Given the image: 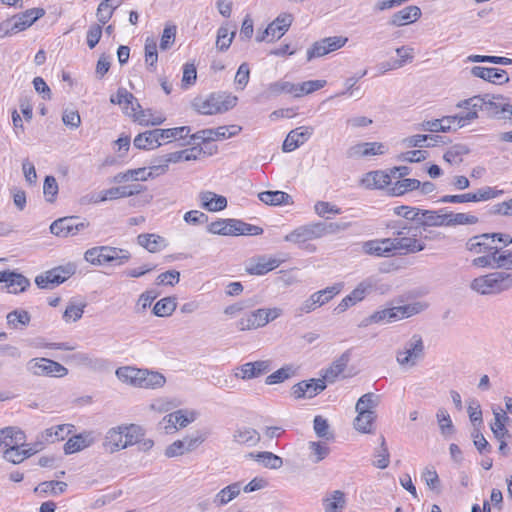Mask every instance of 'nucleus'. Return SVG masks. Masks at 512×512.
Instances as JSON below:
<instances>
[{
    "instance_id": "f257e3e1",
    "label": "nucleus",
    "mask_w": 512,
    "mask_h": 512,
    "mask_svg": "<svg viewBox=\"0 0 512 512\" xmlns=\"http://www.w3.org/2000/svg\"><path fill=\"white\" fill-rule=\"evenodd\" d=\"M387 227L393 230V237H390L393 252L417 253L425 249V243L418 239V227L403 221H393Z\"/></svg>"
},
{
    "instance_id": "f03ea898",
    "label": "nucleus",
    "mask_w": 512,
    "mask_h": 512,
    "mask_svg": "<svg viewBox=\"0 0 512 512\" xmlns=\"http://www.w3.org/2000/svg\"><path fill=\"white\" fill-rule=\"evenodd\" d=\"M470 288L480 295H498L512 289V273L506 271L491 272L474 278Z\"/></svg>"
},
{
    "instance_id": "7ed1b4c3",
    "label": "nucleus",
    "mask_w": 512,
    "mask_h": 512,
    "mask_svg": "<svg viewBox=\"0 0 512 512\" xmlns=\"http://www.w3.org/2000/svg\"><path fill=\"white\" fill-rule=\"evenodd\" d=\"M144 433L141 427L131 424L129 426H119L111 428L104 439L103 446L109 453H114L128 446H132L143 437Z\"/></svg>"
},
{
    "instance_id": "20e7f679",
    "label": "nucleus",
    "mask_w": 512,
    "mask_h": 512,
    "mask_svg": "<svg viewBox=\"0 0 512 512\" xmlns=\"http://www.w3.org/2000/svg\"><path fill=\"white\" fill-rule=\"evenodd\" d=\"M236 103V96L212 93L206 98H195L192 106L202 115H214L232 109Z\"/></svg>"
},
{
    "instance_id": "39448f33",
    "label": "nucleus",
    "mask_w": 512,
    "mask_h": 512,
    "mask_svg": "<svg viewBox=\"0 0 512 512\" xmlns=\"http://www.w3.org/2000/svg\"><path fill=\"white\" fill-rule=\"evenodd\" d=\"M45 14L42 8L28 9L23 13L14 15L12 18L0 23V38L16 34L29 28L35 21Z\"/></svg>"
},
{
    "instance_id": "423d86ee",
    "label": "nucleus",
    "mask_w": 512,
    "mask_h": 512,
    "mask_svg": "<svg viewBox=\"0 0 512 512\" xmlns=\"http://www.w3.org/2000/svg\"><path fill=\"white\" fill-rule=\"evenodd\" d=\"M282 314L280 308H259L243 315L235 324L239 331L256 330L266 326Z\"/></svg>"
},
{
    "instance_id": "0eeeda50",
    "label": "nucleus",
    "mask_w": 512,
    "mask_h": 512,
    "mask_svg": "<svg viewBox=\"0 0 512 512\" xmlns=\"http://www.w3.org/2000/svg\"><path fill=\"white\" fill-rule=\"evenodd\" d=\"M424 342L420 335L414 334L396 352V361L403 368H412L424 358Z\"/></svg>"
},
{
    "instance_id": "6e6552de",
    "label": "nucleus",
    "mask_w": 512,
    "mask_h": 512,
    "mask_svg": "<svg viewBox=\"0 0 512 512\" xmlns=\"http://www.w3.org/2000/svg\"><path fill=\"white\" fill-rule=\"evenodd\" d=\"M206 440V434L197 431L182 440H176L165 449L168 458L181 456L197 449Z\"/></svg>"
},
{
    "instance_id": "1a4fd4ad",
    "label": "nucleus",
    "mask_w": 512,
    "mask_h": 512,
    "mask_svg": "<svg viewBox=\"0 0 512 512\" xmlns=\"http://www.w3.org/2000/svg\"><path fill=\"white\" fill-rule=\"evenodd\" d=\"M88 226L87 221L80 220L77 216H69L55 220L50 225V232L59 237H68L76 235Z\"/></svg>"
},
{
    "instance_id": "9d476101",
    "label": "nucleus",
    "mask_w": 512,
    "mask_h": 512,
    "mask_svg": "<svg viewBox=\"0 0 512 512\" xmlns=\"http://www.w3.org/2000/svg\"><path fill=\"white\" fill-rule=\"evenodd\" d=\"M144 191V187L140 184L124 185L112 187L102 190L97 194L91 195L89 201L93 203L104 202L107 200H115L119 198H126L140 194Z\"/></svg>"
},
{
    "instance_id": "9b49d317",
    "label": "nucleus",
    "mask_w": 512,
    "mask_h": 512,
    "mask_svg": "<svg viewBox=\"0 0 512 512\" xmlns=\"http://www.w3.org/2000/svg\"><path fill=\"white\" fill-rule=\"evenodd\" d=\"M242 128L238 125L220 126L217 128L200 130L191 135V140L196 143L197 141L209 142L222 139H228L240 133Z\"/></svg>"
},
{
    "instance_id": "f8f14e48",
    "label": "nucleus",
    "mask_w": 512,
    "mask_h": 512,
    "mask_svg": "<svg viewBox=\"0 0 512 512\" xmlns=\"http://www.w3.org/2000/svg\"><path fill=\"white\" fill-rule=\"evenodd\" d=\"M485 112L488 116L512 120V104L503 95L485 94Z\"/></svg>"
},
{
    "instance_id": "ddd939ff",
    "label": "nucleus",
    "mask_w": 512,
    "mask_h": 512,
    "mask_svg": "<svg viewBox=\"0 0 512 512\" xmlns=\"http://www.w3.org/2000/svg\"><path fill=\"white\" fill-rule=\"evenodd\" d=\"M347 41L348 38L343 36L326 37L320 41H316L307 51V60L310 61L313 58L321 57L330 52L336 51L342 48Z\"/></svg>"
},
{
    "instance_id": "4468645a",
    "label": "nucleus",
    "mask_w": 512,
    "mask_h": 512,
    "mask_svg": "<svg viewBox=\"0 0 512 512\" xmlns=\"http://www.w3.org/2000/svg\"><path fill=\"white\" fill-rule=\"evenodd\" d=\"M74 273L72 267H56L36 277L35 283L42 289H53Z\"/></svg>"
},
{
    "instance_id": "2eb2a0df",
    "label": "nucleus",
    "mask_w": 512,
    "mask_h": 512,
    "mask_svg": "<svg viewBox=\"0 0 512 512\" xmlns=\"http://www.w3.org/2000/svg\"><path fill=\"white\" fill-rule=\"evenodd\" d=\"M325 380L321 378L304 380L296 383L291 388V395L295 399H311L326 389Z\"/></svg>"
},
{
    "instance_id": "dca6fc26",
    "label": "nucleus",
    "mask_w": 512,
    "mask_h": 512,
    "mask_svg": "<svg viewBox=\"0 0 512 512\" xmlns=\"http://www.w3.org/2000/svg\"><path fill=\"white\" fill-rule=\"evenodd\" d=\"M466 249L474 254H501V247L494 245L491 233L471 237L466 243Z\"/></svg>"
},
{
    "instance_id": "f3484780",
    "label": "nucleus",
    "mask_w": 512,
    "mask_h": 512,
    "mask_svg": "<svg viewBox=\"0 0 512 512\" xmlns=\"http://www.w3.org/2000/svg\"><path fill=\"white\" fill-rule=\"evenodd\" d=\"M0 283L5 285L2 287L3 290L8 293H21L30 286V281L24 275L10 271H0Z\"/></svg>"
},
{
    "instance_id": "a211bd4d",
    "label": "nucleus",
    "mask_w": 512,
    "mask_h": 512,
    "mask_svg": "<svg viewBox=\"0 0 512 512\" xmlns=\"http://www.w3.org/2000/svg\"><path fill=\"white\" fill-rule=\"evenodd\" d=\"M321 238L317 223H310L299 226L284 237L286 242L294 243L298 246L304 245L306 242Z\"/></svg>"
},
{
    "instance_id": "6ab92c4d",
    "label": "nucleus",
    "mask_w": 512,
    "mask_h": 512,
    "mask_svg": "<svg viewBox=\"0 0 512 512\" xmlns=\"http://www.w3.org/2000/svg\"><path fill=\"white\" fill-rule=\"evenodd\" d=\"M314 129L310 126H300L291 130L282 145L284 152H292L304 144L313 135Z\"/></svg>"
},
{
    "instance_id": "aec40b11",
    "label": "nucleus",
    "mask_w": 512,
    "mask_h": 512,
    "mask_svg": "<svg viewBox=\"0 0 512 512\" xmlns=\"http://www.w3.org/2000/svg\"><path fill=\"white\" fill-rule=\"evenodd\" d=\"M270 369L271 364L268 360L247 362L236 369L235 377L242 380H250L269 372Z\"/></svg>"
},
{
    "instance_id": "412c9836",
    "label": "nucleus",
    "mask_w": 512,
    "mask_h": 512,
    "mask_svg": "<svg viewBox=\"0 0 512 512\" xmlns=\"http://www.w3.org/2000/svg\"><path fill=\"white\" fill-rule=\"evenodd\" d=\"M283 260L275 257L259 256L252 259L246 266V272L250 275H265L280 266Z\"/></svg>"
},
{
    "instance_id": "4be33fe9",
    "label": "nucleus",
    "mask_w": 512,
    "mask_h": 512,
    "mask_svg": "<svg viewBox=\"0 0 512 512\" xmlns=\"http://www.w3.org/2000/svg\"><path fill=\"white\" fill-rule=\"evenodd\" d=\"M350 361V352L346 351L336 358L331 365L321 371V379L326 383H334L345 371Z\"/></svg>"
},
{
    "instance_id": "5701e85b",
    "label": "nucleus",
    "mask_w": 512,
    "mask_h": 512,
    "mask_svg": "<svg viewBox=\"0 0 512 512\" xmlns=\"http://www.w3.org/2000/svg\"><path fill=\"white\" fill-rule=\"evenodd\" d=\"M386 152V147L380 142H363L351 146L347 150L350 158L368 157L374 155H382Z\"/></svg>"
},
{
    "instance_id": "b1692460",
    "label": "nucleus",
    "mask_w": 512,
    "mask_h": 512,
    "mask_svg": "<svg viewBox=\"0 0 512 512\" xmlns=\"http://www.w3.org/2000/svg\"><path fill=\"white\" fill-rule=\"evenodd\" d=\"M26 437L22 430L14 427H6L0 430V452H5L11 447L23 446Z\"/></svg>"
},
{
    "instance_id": "393cba45",
    "label": "nucleus",
    "mask_w": 512,
    "mask_h": 512,
    "mask_svg": "<svg viewBox=\"0 0 512 512\" xmlns=\"http://www.w3.org/2000/svg\"><path fill=\"white\" fill-rule=\"evenodd\" d=\"M471 74L493 84H504L509 81L507 72L499 68L474 66Z\"/></svg>"
},
{
    "instance_id": "a878e982",
    "label": "nucleus",
    "mask_w": 512,
    "mask_h": 512,
    "mask_svg": "<svg viewBox=\"0 0 512 512\" xmlns=\"http://www.w3.org/2000/svg\"><path fill=\"white\" fill-rule=\"evenodd\" d=\"M391 244L393 242L390 241V238L368 240L363 242L362 250L367 255L389 257L394 253Z\"/></svg>"
},
{
    "instance_id": "bb28decb",
    "label": "nucleus",
    "mask_w": 512,
    "mask_h": 512,
    "mask_svg": "<svg viewBox=\"0 0 512 512\" xmlns=\"http://www.w3.org/2000/svg\"><path fill=\"white\" fill-rule=\"evenodd\" d=\"M73 425L60 424L45 429L38 438L39 449H42L45 443H54L56 441L64 440L65 437L71 432Z\"/></svg>"
},
{
    "instance_id": "cd10ccee",
    "label": "nucleus",
    "mask_w": 512,
    "mask_h": 512,
    "mask_svg": "<svg viewBox=\"0 0 512 512\" xmlns=\"http://www.w3.org/2000/svg\"><path fill=\"white\" fill-rule=\"evenodd\" d=\"M419 226L421 227H442L447 226V211L423 210L421 209Z\"/></svg>"
},
{
    "instance_id": "c85d7f7f",
    "label": "nucleus",
    "mask_w": 512,
    "mask_h": 512,
    "mask_svg": "<svg viewBox=\"0 0 512 512\" xmlns=\"http://www.w3.org/2000/svg\"><path fill=\"white\" fill-rule=\"evenodd\" d=\"M201 207L210 212H217L227 207V199L211 191H202L199 194Z\"/></svg>"
},
{
    "instance_id": "c756f323",
    "label": "nucleus",
    "mask_w": 512,
    "mask_h": 512,
    "mask_svg": "<svg viewBox=\"0 0 512 512\" xmlns=\"http://www.w3.org/2000/svg\"><path fill=\"white\" fill-rule=\"evenodd\" d=\"M421 17V10L418 6L410 5L394 13L390 24L393 26H404L417 21Z\"/></svg>"
},
{
    "instance_id": "7c9ffc66",
    "label": "nucleus",
    "mask_w": 512,
    "mask_h": 512,
    "mask_svg": "<svg viewBox=\"0 0 512 512\" xmlns=\"http://www.w3.org/2000/svg\"><path fill=\"white\" fill-rule=\"evenodd\" d=\"M293 21V17L289 13L280 14L272 23L265 29V34H271L273 39H279L289 29Z\"/></svg>"
},
{
    "instance_id": "2f4dec72",
    "label": "nucleus",
    "mask_w": 512,
    "mask_h": 512,
    "mask_svg": "<svg viewBox=\"0 0 512 512\" xmlns=\"http://www.w3.org/2000/svg\"><path fill=\"white\" fill-rule=\"evenodd\" d=\"M390 182V176L383 171L368 172L361 179V185L367 189H383Z\"/></svg>"
},
{
    "instance_id": "473e14b6",
    "label": "nucleus",
    "mask_w": 512,
    "mask_h": 512,
    "mask_svg": "<svg viewBox=\"0 0 512 512\" xmlns=\"http://www.w3.org/2000/svg\"><path fill=\"white\" fill-rule=\"evenodd\" d=\"M165 383L166 378L162 373L148 369H142L138 388L158 389L163 387Z\"/></svg>"
},
{
    "instance_id": "72a5a7b5",
    "label": "nucleus",
    "mask_w": 512,
    "mask_h": 512,
    "mask_svg": "<svg viewBox=\"0 0 512 512\" xmlns=\"http://www.w3.org/2000/svg\"><path fill=\"white\" fill-rule=\"evenodd\" d=\"M137 243L150 253L159 252L167 247L164 237L149 233L138 235Z\"/></svg>"
},
{
    "instance_id": "f704fd0d",
    "label": "nucleus",
    "mask_w": 512,
    "mask_h": 512,
    "mask_svg": "<svg viewBox=\"0 0 512 512\" xmlns=\"http://www.w3.org/2000/svg\"><path fill=\"white\" fill-rule=\"evenodd\" d=\"M134 146L141 150H152L161 146L157 129L139 133L133 142Z\"/></svg>"
},
{
    "instance_id": "c9c22d12",
    "label": "nucleus",
    "mask_w": 512,
    "mask_h": 512,
    "mask_svg": "<svg viewBox=\"0 0 512 512\" xmlns=\"http://www.w3.org/2000/svg\"><path fill=\"white\" fill-rule=\"evenodd\" d=\"M324 512H342L346 506V498L344 492L334 490L322 500Z\"/></svg>"
},
{
    "instance_id": "e433bc0d",
    "label": "nucleus",
    "mask_w": 512,
    "mask_h": 512,
    "mask_svg": "<svg viewBox=\"0 0 512 512\" xmlns=\"http://www.w3.org/2000/svg\"><path fill=\"white\" fill-rule=\"evenodd\" d=\"M94 441V438L91 433H81L75 436H72L68 439V441L64 444V452L65 454H73L78 451H81L87 447H89Z\"/></svg>"
},
{
    "instance_id": "4c0bfd02",
    "label": "nucleus",
    "mask_w": 512,
    "mask_h": 512,
    "mask_svg": "<svg viewBox=\"0 0 512 512\" xmlns=\"http://www.w3.org/2000/svg\"><path fill=\"white\" fill-rule=\"evenodd\" d=\"M258 198L260 201L270 206L289 205L293 203L292 197L288 193L279 190L260 192Z\"/></svg>"
},
{
    "instance_id": "58836bf2",
    "label": "nucleus",
    "mask_w": 512,
    "mask_h": 512,
    "mask_svg": "<svg viewBox=\"0 0 512 512\" xmlns=\"http://www.w3.org/2000/svg\"><path fill=\"white\" fill-rule=\"evenodd\" d=\"M149 178H154L153 172H147L146 168H137L117 173L112 178V182L123 183L128 181H146Z\"/></svg>"
},
{
    "instance_id": "ea45409f",
    "label": "nucleus",
    "mask_w": 512,
    "mask_h": 512,
    "mask_svg": "<svg viewBox=\"0 0 512 512\" xmlns=\"http://www.w3.org/2000/svg\"><path fill=\"white\" fill-rule=\"evenodd\" d=\"M133 120L142 126H158L165 121V117L161 114L155 115L151 109H138L134 113H129Z\"/></svg>"
},
{
    "instance_id": "a19ab883",
    "label": "nucleus",
    "mask_w": 512,
    "mask_h": 512,
    "mask_svg": "<svg viewBox=\"0 0 512 512\" xmlns=\"http://www.w3.org/2000/svg\"><path fill=\"white\" fill-rule=\"evenodd\" d=\"M233 441L240 445L254 446L260 441V434L251 427H238L233 433Z\"/></svg>"
},
{
    "instance_id": "79ce46f5",
    "label": "nucleus",
    "mask_w": 512,
    "mask_h": 512,
    "mask_svg": "<svg viewBox=\"0 0 512 512\" xmlns=\"http://www.w3.org/2000/svg\"><path fill=\"white\" fill-rule=\"evenodd\" d=\"M236 219H218L207 226V231L214 235L236 236Z\"/></svg>"
},
{
    "instance_id": "37998d69",
    "label": "nucleus",
    "mask_w": 512,
    "mask_h": 512,
    "mask_svg": "<svg viewBox=\"0 0 512 512\" xmlns=\"http://www.w3.org/2000/svg\"><path fill=\"white\" fill-rule=\"evenodd\" d=\"M242 485L240 482L232 483L221 489L213 498V503L218 506H224L235 499L241 492Z\"/></svg>"
},
{
    "instance_id": "c03bdc74",
    "label": "nucleus",
    "mask_w": 512,
    "mask_h": 512,
    "mask_svg": "<svg viewBox=\"0 0 512 512\" xmlns=\"http://www.w3.org/2000/svg\"><path fill=\"white\" fill-rule=\"evenodd\" d=\"M356 412L357 416L353 421L354 428L360 433H372L374 428V422L377 417L376 412H364L362 410Z\"/></svg>"
},
{
    "instance_id": "a18cd8bd",
    "label": "nucleus",
    "mask_w": 512,
    "mask_h": 512,
    "mask_svg": "<svg viewBox=\"0 0 512 512\" xmlns=\"http://www.w3.org/2000/svg\"><path fill=\"white\" fill-rule=\"evenodd\" d=\"M236 34V26L230 23L222 25L217 31L216 47L220 51H226Z\"/></svg>"
},
{
    "instance_id": "49530a36",
    "label": "nucleus",
    "mask_w": 512,
    "mask_h": 512,
    "mask_svg": "<svg viewBox=\"0 0 512 512\" xmlns=\"http://www.w3.org/2000/svg\"><path fill=\"white\" fill-rule=\"evenodd\" d=\"M104 252L105 264L113 263L114 265L120 266L127 263L131 259V254L126 249L104 246Z\"/></svg>"
},
{
    "instance_id": "de8ad7c7",
    "label": "nucleus",
    "mask_w": 512,
    "mask_h": 512,
    "mask_svg": "<svg viewBox=\"0 0 512 512\" xmlns=\"http://www.w3.org/2000/svg\"><path fill=\"white\" fill-rule=\"evenodd\" d=\"M160 140V144L169 143L176 139H184L188 136L191 129L189 126H181L175 128L159 129L156 128Z\"/></svg>"
},
{
    "instance_id": "09e8293b",
    "label": "nucleus",
    "mask_w": 512,
    "mask_h": 512,
    "mask_svg": "<svg viewBox=\"0 0 512 512\" xmlns=\"http://www.w3.org/2000/svg\"><path fill=\"white\" fill-rule=\"evenodd\" d=\"M141 373L142 369L135 368L132 366L119 367L115 372L117 378L121 382L129 384L134 387H138Z\"/></svg>"
},
{
    "instance_id": "8fccbe9b",
    "label": "nucleus",
    "mask_w": 512,
    "mask_h": 512,
    "mask_svg": "<svg viewBox=\"0 0 512 512\" xmlns=\"http://www.w3.org/2000/svg\"><path fill=\"white\" fill-rule=\"evenodd\" d=\"M296 90V84L289 81L279 80L272 82L267 86L266 94L267 97H277L283 93L291 94L296 97Z\"/></svg>"
},
{
    "instance_id": "3c124183",
    "label": "nucleus",
    "mask_w": 512,
    "mask_h": 512,
    "mask_svg": "<svg viewBox=\"0 0 512 512\" xmlns=\"http://www.w3.org/2000/svg\"><path fill=\"white\" fill-rule=\"evenodd\" d=\"M122 0H102L97 8V20L105 25L112 17L113 12L121 4Z\"/></svg>"
},
{
    "instance_id": "603ef678",
    "label": "nucleus",
    "mask_w": 512,
    "mask_h": 512,
    "mask_svg": "<svg viewBox=\"0 0 512 512\" xmlns=\"http://www.w3.org/2000/svg\"><path fill=\"white\" fill-rule=\"evenodd\" d=\"M250 457L255 459L257 462L262 464L265 468L269 469H279L283 465V460L278 455L272 452H258V453H250Z\"/></svg>"
},
{
    "instance_id": "864d4df0",
    "label": "nucleus",
    "mask_w": 512,
    "mask_h": 512,
    "mask_svg": "<svg viewBox=\"0 0 512 512\" xmlns=\"http://www.w3.org/2000/svg\"><path fill=\"white\" fill-rule=\"evenodd\" d=\"M375 461L373 465L379 469H385L390 463V453L386 444L385 437L380 435L379 447L374 451Z\"/></svg>"
},
{
    "instance_id": "5fc2aeb1",
    "label": "nucleus",
    "mask_w": 512,
    "mask_h": 512,
    "mask_svg": "<svg viewBox=\"0 0 512 512\" xmlns=\"http://www.w3.org/2000/svg\"><path fill=\"white\" fill-rule=\"evenodd\" d=\"M343 284L337 283L333 286L326 287L325 289L319 290L311 294V297L315 299L318 307L328 303L333 297L338 295L342 290Z\"/></svg>"
},
{
    "instance_id": "6e6d98bb",
    "label": "nucleus",
    "mask_w": 512,
    "mask_h": 512,
    "mask_svg": "<svg viewBox=\"0 0 512 512\" xmlns=\"http://www.w3.org/2000/svg\"><path fill=\"white\" fill-rule=\"evenodd\" d=\"M21 447L22 446H15L9 448L3 453V457L13 464H19L38 451V449H21Z\"/></svg>"
},
{
    "instance_id": "4d7b16f0",
    "label": "nucleus",
    "mask_w": 512,
    "mask_h": 512,
    "mask_svg": "<svg viewBox=\"0 0 512 512\" xmlns=\"http://www.w3.org/2000/svg\"><path fill=\"white\" fill-rule=\"evenodd\" d=\"M7 324L13 328H23L30 323L31 316L26 310L16 309L9 312L6 316Z\"/></svg>"
},
{
    "instance_id": "13d9d810",
    "label": "nucleus",
    "mask_w": 512,
    "mask_h": 512,
    "mask_svg": "<svg viewBox=\"0 0 512 512\" xmlns=\"http://www.w3.org/2000/svg\"><path fill=\"white\" fill-rule=\"evenodd\" d=\"M380 403V396L369 392L362 395L355 405V411H364V412H376V408Z\"/></svg>"
},
{
    "instance_id": "bf43d9fd",
    "label": "nucleus",
    "mask_w": 512,
    "mask_h": 512,
    "mask_svg": "<svg viewBox=\"0 0 512 512\" xmlns=\"http://www.w3.org/2000/svg\"><path fill=\"white\" fill-rule=\"evenodd\" d=\"M493 413L494 423L491 424V430L495 438L501 440L508 434V430L505 427V422L509 420V417L503 410L500 412L494 411Z\"/></svg>"
},
{
    "instance_id": "052dcab7",
    "label": "nucleus",
    "mask_w": 512,
    "mask_h": 512,
    "mask_svg": "<svg viewBox=\"0 0 512 512\" xmlns=\"http://www.w3.org/2000/svg\"><path fill=\"white\" fill-rule=\"evenodd\" d=\"M478 222V217L473 214L447 212V226L474 225Z\"/></svg>"
},
{
    "instance_id": "680f3d73",
    "label": "nucleus",
    "mask_w": 512,
    "mask_h": 512,
    "mask_svg": "<svg viewBox=\"0 0 512 512\" xmlns=\"http://www.w3.org/2000/svg\"><path fill=\"white\" fill-rule=\"evenodd\" d=\"M176 299L173 297H165L156 302L153 313L158 317L170 316L176 309Z\"/></svg>"
},
{
    "instance_id": "e2e57ef3",
    "label": "nucleus",
    "mask_w": 512,
    "mask_h": 512,
    "mask_svg": "<svg viewBox=\"0 0 512 512\" xmlns=\"http://www.w3.org/2000/svg\"><path fill=\"white\" fill-rule=\"evenodd\" d=\"M296 373V369L292 365H286L267 376L265 383L268 385L282 383L291 378Z\"/></svg>"
},
{
    "instance_id": "0e129e2a",
    "label": "nucleus",
    "mask_w": 512,
    "mask_h": 512,
    "mask_svg": "<svg viewBox=\"0 0 512 512\" xmlns=\"http://www.w3.org/2000/svg\"><path fill=\"white\" fill-rule=\"evenodd\" d=\"M436 418L439 424L440 433L444 437H448L455 432L454 425L452 423L451 417L446 409L440 408L436 413Z\"/></svg>"
},
{
    "instance_id": "69168bd1",
    "label": "nucleus",
    "mask_w": 512,
    "mask_h": 512,
    "mask_svg": "<svg viewBox=\"0 0 512 512\" xmlns=\"http://www.w3.org/2000/svg\"><path fill=\"white\" fill-rule=\"evenodd\" d=\"M396 307L385 308L379 311H375L368 318L370 323L381 324V323H390L393 321H397V313Z\"/></svg>"
},
{
    "instance_id": "338daca9",
    "label": "nucleus",
    "mask_w": 512,
    "mask_h": 512,
    "mask_svg": "<svg viewBox=\"0 0 512 512\" xmlns=\"http://www.w3.org/2000/svg\"><path fill=\"white\" fill-rule=\"evenodd\" d=\"M420 185L421 182L417 179H402L395 183L394 187L392 188V194L395 196H400L405 194L406 192L419 189Z\"/></svg>"
},
{
    "instance_id": "774afa93",
    "label": "nucleus",
    "mask_w": 512,
    "mask_h": 512,
    "mask_svg": "<svg viewBox=\"0 0 512 512\" xmlns=\"http://www.w3.org/2000/svg\"><path fill=\"white\" fill-rule=\"evenodd\" d=\"M48 362L51 360L46 358L32 359L27 363V370L34 375H50L51 368L48 366Z\"/></svg>"
}]
</instances>
